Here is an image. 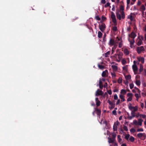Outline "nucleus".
<instances>
[{
    "label": "nucleus",
    "mask_w": 146,
    "mask_h": 146,
    "mask_svg": "<svg viewBox=\"0 0 146 146\" xmlns=\"http://www.w3.org/2000/svg\"><path fill=\"white\" fill-rule=\"evenodd\" d=\"M124 53L126 55H128L129 54V52L128 49L127 48H125L124 50Z\"/></svg>",
    "instance_id": "23"
},
{
    "label": "nucleus",
    "mask_w": 146,
    "mask_h": 146,
    "mask_svg": "<svg viewBox=\"0 0 146 146\" xmlns=\"http://www.w3.org/2000/svg\"><path fill=\"white\" fill-rule=\"evenodd\" d=\"M117 55L118 56V59L119 60H117V61L118 62H119L122 58V56L123 55V53L122 52H119L118 54H117Z\"/></svg>",
    "instance_id": "5"
},
{
    "label": "nucleus",
    "mask_w": 146,
    "mask_h": 146,
    "mask_svg": "<svg viewBox=\"0 0 146 146\" xmlns=\"http://www.w3.org/2000/svg\"><path fill=\"white\" fill-rule=\"evenodd\" d=\"M96 94L100 96L103 95V93L102 91L101 90H100L99 89H98L96 92Z\"/></svg>",
    "instance_id": "9"
},
{
    "label": "nucleus",
    "mask_w": 146,
    "mask_h": 146,
    "mask_svg": "<svg viewBox=\"0 0 146 146\" xmlns=\"http://www.w3.org/2000/svg\"><path fill=\"white\" fill-rule=\"evenodd\" d=\"M130 131L131 132L133 133H134L136 131L135 129L134 128H131L130 129Z\"/></svg>",
    "instance_id": "40"
},
{
    "label": "nucleus",
    "mask_w": 146,
    "mask_h": 146,
    "mask_svg": "<svg viewBox=\"0 0 146 146\" xmlns=\"http://www.w3.org/2000/svg\"><path fill=\"white\" fill-rule=\"evenodd\" d=\"M129 41L130 42V44L131 45H133L135 42L134 39H133L132 40H129Z\"/></svg>",
    "instance_id": "41"
},
{
    "label": "nucleus",
    "mask_w": 146,
    "mask_h": 146,
    "mask_svg": "<svg viewBox=\"0 0 146 146\" xmlns=\"http://www.w3.org/2000/svg\"><path fill=\"white\" fill-rule=\"evenodd\" d=\"M140 116L141 117L143 118H145L146 117V115H145L141 114H140Z\"/></svg>",
    "instance_id": "56"
},
{
    "label": "nucleus",
    "mask_w": 146,
    "mask_h": 146,
    "mask_svg": "<svg viewBox=\"0 0 146 146\" xmlns=\"http://www.w3.org/2000/svg\"><path fill=\"white\" fill-rule=\"evenodd\" d=\"M110 51H108L105 54V57H106L108 56V55H109L110 54Z\"/></svg>",
    "instance_id": "42"
},
{
    "label": "nucleus",
    "mask_w": 146,
    "mask_h": 146,
    "mask_svg": "<svg viewBox=\"0 0 146 146\" xmlns=\"http://www.w3.org/2000/svg\"><path fill=\"white\" fill-rule=\"evenodd\" d=\"M134 88L137 91V92L138 93H140V92H141V91H140V90H139V89L138 88L136 87H135Z\"/></svg>",
    "instance_id": "61"
},
{
    "label": "nucleus",
    "mask_w": 146,
    "mask_h": 146,
    "mask_svg": "<svg viewBox=\"0 0 146 146\" xmlns=\"http://www.w3.org/2000/svg\"><path fill=\"white\" fill-rule=\"evenodd\" d=\"M115 42V40L112 38H111L110 40L109 44L110 46H112L114 45Z\"/></svg>",
    "instance_id": "7"
},
{
    "label": "nucleus",
    "mask_w": 146,
    "mask_h": 146,
    "mask_svg": "<svg viewBox=\"0 0 146 146\" xmlns=\"http://www.w3.org/2000/svg\"><path fill=\"white\" fill-rule=\"evenodd\" d=\"M137 137L139 138H141L143 137V140L145 139L146 138V134L145 133H139L137 134Z\"/></svg>",
    "instance_id": "4"
},
{
    "label": "nucleus",
    "mask_w": 146,
    "mask_h": 146,
    "mask_svg": "<svg viewBox=\"0 0 146 146\" xmlns=\"http://www.w3.org/2000/svg\"><path fill=\"white\" fill-rule=\"evenodd\" d=\"M112 30L113 31L115 32L117 30V28L116 26H114L113 27Z\"/></svg>",
    "instance_id": "43"
},
{
    "label": "nucleus",
    "mask_w": 146,
    "mask_h": 146,
    "mask_svg": "<svg viewBox=\"0 0 146 146\" xmlns=\"http://www.w3.org/2000/svg\"><path fill=\"white\" fill-rule=\"evenodd\" d=\"M137 35L136 34H135L133 31H132L130 35H129V36H130L131 38H133V39H134L135 38L136 36Z\"/></svg>",
    "instance_id": "6"
},
{
    "label": "nucleus",
    "mask_w": 146,
    "mask_h": 146,
    "mask_svg": "<svg viewBox=\"0 0 146 146\" xmlns=\"http://www.w3.org/2000/svg\"><path fill=\"white\" fill-rule=\"evenodd\" d=\"M127 65H126L125 66L123 67V70H125L126 71H127Z\"/></svg>",
    "instance_id": "52"
},
{
    "label": "nucleus",
    "mask_w": 146,
    "mask_h": 146,
    "mask_svg": "<svg viewBox=\"0 0 146 146\" xmlns=\"http://www.w3.org/2000/svg\"><path fill=\"white\" fill-rule=\"evenodd\" d=\"M143 121V120L141 119H138V125L140 126H141L142 124V122Z\"/></svg>",
    "instance_id": "19"
},
{
    "label": "nucleus",
    "mask_w": 146,
    "mask_h": 146,
    "mask_svg": "<svg viewBox=\"0 0 146 146\" xmlns=\"http://www.w3.org/2000/svg\"><path fill=\"white\" fill-rule=\"evenodd\" d=\"M99 85L100 88L101 89H102L103 87V86L102 82L100 80L99 81Z\"/></svg>",
    "instance_id": "16"
},
{
    "label": "nucleus",
    "mask_w": 146,
    "mask_h": 146,
    "mask_svg": "<svg viewBox=\"0 0 146 146\" xmlns=\"http://www.w3.org/2000/svg\"><path fill=\"white\" fill-rule=\"evenodd\" d=\"M108 70H106L105 71H103L102 74V76L103 77H106V73L108 72Z\"/></svg>",
    "instance_id": "14"
},
{
    "label": "nucleus",
    "mask_w": 146,
    "mask_h": 146,
    "mask_svg": "<svg viewBox=\"0 0 146 146\" xmlns=\"http://www.w3.org/2000/svg\"><path fill=\"white\" fill-rule=\"evenodd\" d=\"M121 62L122 64L124 65L126 63V61L125 59H123L122 60Z\"/></svg>",
    "instance_id": "46"
},
{
    "label": "nucleus",
    "mask_w": 146,
    "mask_h": 146,
    "mask_svg": "<svg viewBox=\"0 0 146 146\" xmlns=\"http://www.w3.org/2000/svg\"><path fill=\"white\" fill-rule=\"evenodd\" d=\"M140 10L141 11H144L145 9V8L144 5H142L140 7Z\"/></svg>",
    "instance_id": "21"
},
{
    "label": "nucleus",
    "mask_w": 146,
    "mask_h": 146,
    "mask_svg": "<svg viewBox=\"0 0 146 146\" xmlns=\"http://www.w3.org/2000/svg\"><path fill=\"white\" fill-rule=\"evenodd\" d=\"M145 50L143 46H141L140 47H138L137 48V51L138 54L141 53V52H143Z\"/></svg>",
    "instance_id": "2"
},
{
    "label": "nucleus",
    "mask_w": 146,
    "mask_h": 146,
    "mask_svg": "<svg viewBox=\"0 0 146 146\" xmlns=\"http://www.w3.org/2000/svg\"><path fill=\"white\" fill-rule=\"evenodd\" d=\"M110 105L111 106V107H112V108H114L115 104L113 102H112L111 103V104H110Z\"/></svg>",
    "instance_id": "50"
},
{
    "label": "nucleus",
    "mask_w": 146,
    "mask_h": 146,
    "mask_svg": "<svg viewBox=\"0 0 146 146\" xmlns=\"http://www.w3.org/2000/svg\"><path fill=\"white\" fill-rule=\"evenodd\" d=\"M110 3L109 2L107 3L105 5L104 7L105 8H106L108 7H111L110 6Z\"/></svg>",
    "instance_id": "39"
},
{
    "label": "nucleus",
    "mask_w": 146,
    "mask_h": 146,
    "mask_svg": "<svg viewBox=\"0 0 146 146\" xmlns=\"http://www.w3.org/2000/svg\"><path fill=\"white\" fill-rule=\"evenodd\" d=\"M117 18L119 19V20H121V17L120 14H119V12H118L116 13Z\"/></svg>",
    "instance_id": "15"
},
{
    "label": "nucleus",
    "mask_w": 146,
    "mask_h": 146,
    "mask_svg": "<svg viewBox=\"0 0 146 146\" xmlns=\"http://www.w3.org/2000/svg\"><path fill=\"white\" fill-rule=\"evenodd\" d=\"M133 117H133L132 115L131 116H127V118L129 119H131Z\"/></svg>",
    "instance_id": "62"
},
{
    "label": "nucleus",
    "mask_w": 146,
    "mask_h": 146,
    "mask_svg": "<svg viewBox=\"0 0 146 146\" xmlns=\"http://www.w3.org/2000/svg\"><path fill=\"white\" fill-rule=\"evenodd\" d=\"M114 99L115 100H117L118 99L117 95L115 94L114 96Z\"/></svg>",
    "instance_id": "60"
},
{
    "label": "nucleus",
    "mask_w": 146,
    "mask_h": 146,
    "mask_svg": "<svg viewBox=\"0 0 146 146\" xmlns=\"http://www.w3.org/2000/svg\"><path fill=\"white\" fill-rule=\"evenodd\" d=\"M101 102L100 100L96 102V105L97 106H100Z\"/></svg>",
    "instance_id": "45"
},
{
    "label": "nucleus",
    "mask_w": 146,
    "mask_h": 146,
    "mask_svg": "<svg viewBox=\"0 0 146 146\" xmlns=\"http://www.w3.org/2000/svg\"><path fill=\"white\" fill-rule=\"evenodd\" d=\"M134 139H135L132 136H131V137H130L129 139L130 141L131 142H132L134 141Z\"/></svg>",
    "instance_id": "38"
},
{
    "label": "nucleus",
    "mask_w": 146,
    "mask_h": 146,
    "mask_svg": "<svg viewBox=\"0 0 146 146\" xmlns=\"http://www.w3.org/2000/svg\"><path fill=\"white\" fill-rule=\"evenodd\" d=\"M95 111H96V113L98 115H100L101 113V111L100 110L98 109H97L95 110Z\"/></svg>",
    "instance_id": "12"
},
{
    "label": "nucleus",
    "mask_w": 146,
    "mask_h": 146,
    "mask_svg": "<svg viewBox=\"0 0 146 146\" xmlns=\"http://www.w3.org/2000/svg\"><path fill=\"white\" fill-rule=\"evenodd\" d=\"M131 78V76L130 75H128L125 76V78L127 80L130 79Z\"/></svg>",
    "instance_id": "28"
},
{
    "label": "nucleus",
    "mask_w": 146,
    "mask_h": 146,
    "mask_svg": "<svg viewBox=\"0 0 146 146\" xmlns=\"http://www.w3.org/2000/svg\"><path fill=\"white\" fill-rule=\"evenodd\" d=\"M142 42V41L141 40V39L139 38L137 43V45L138 46L140 45L141 44Z\"/></svg>",
    "instance_id": "29"
},
{
    "label": "nucleus",
    "mask_w": 146,
    "mask_h": 146,
    "mask_svg": "<svg viewBox=\"0 0 146 146\" xmlns=\"http://www.w3.org/2000/svg\"><path fill=\"white\" fill-rule=\"evenodd\" d=\"M117 139L118 142L120 143L121 144V141L122 140L121 139V136L119 135H118L117 136Z\"/></svg>",
    "instance_id": "20"
},
{
    "label": "nucleus",
    "mask_w": 146,
    "mask_h": 146,
    "mask_svg": "<svg viewBox=\"0 0 146 146\" xmlns=\"http://www.w3.org/2000/svg\"><path fill=\"white\" fill-rule=\"evenodd\" d=\"M96 19L98 21H100L101 20L100 18L99 17V16L97 15L95 17Z\"/></svg>",
    "instance_id": "54"
},
{
    "label": "nucleus",
    "mask_w": 146,
    "mask_h": 146,
    "mask_svg": "<svg viewBox=\"0 0 146 146\" xmlns=\"http://www.w3.org/2000/svg\"><path fill=\"white\" fill-rule=\"evenodd\" d=\"M129 87L131 89L133 88L134 87V85L133 84H129Z\"/></svg>",
    "instance_id": "55"
},
{
    "label": "nucleus",
    "mask_w": 146,
    "mask_h": 146,
    "mask_svg": "<svg viewBox=\"0 0 146 146\" xmlns=\"http://www.w3.org/2000/svg\"><path fill=\"white\" fill-rule=\"evenodd\" d=\"M137 59L138 60L141 62L142 64H143L144 62V58L143 57H137Z\"/></svg>",
    "instance_id": "8"
},
{
    "label": "nucleus",
    "mask_w": 146,
    "mask_h": 146,
    "mask_svg": "<svg viewBox=\"0 0 146 146\" xmlns=\"http://www.w3.org/2000/svg\"><path fill=\"white\" fill-rule=\"evenodd\" d=\"M111 18L112 19V22L114 23V25L116 26L117 25V20L115 17V15H111Z\"/></svg>",
    "instance_id": "3"
},
{
    "label": "nucleus",
    "mask_w": 146,
    "mask_h": 146,
    "mask_svg": "<svg viewBox=\"0 0 146 146\" xmlns=\"http://www.w3.org/2000/svg\"><path fill=\"white\" fill-rule=\"evenodd\" d=\"M113 129L114 131H116L117 130V126L115 125V123L114 124Z\"/></svg>",
    "instance_id": "27"
},
{
    "label": "nucleus",
    "mask_w": 146,
    "mask_h": 146,
    "mask_svg": "<svg viewBox=\"0 0 146 146\" xmlns=\"http://www.w3.org/2000/svg\"><path fill=\"white\" fill-rule=\"evenodd\" d=\"M139 96L138 94H135V96L137 98V100L138 101L140 97V93H139Z\"/></svg>",
    "instance_id": "25"
},
{
    "label": "nucleus",
    "mask_w": 146,
    "mask_h": 146,
    "mask_svg": "<svg viewBox=\"0 0 146 146\" xmlns=\"http://www.w3.org/2000/svg\"><path fill=\"white\" fill-rule=\"evenodd\" d=\"M108 142L109 143H113L115 140L114 139L111 137H108Z\"/></svg>",
    "instance_id": "10"
},
{
    "label": "nucleus",
    "mask_w": 146,
    "mask_h": 146,
    "mask_svg": "<svg viewBox=\"0 0 146 146\" xmlns=\"http://www.w3.org/2000/svg\"><path fill=\"white\" fill-rule=\"evenodd\" d=\"M131 114L132 115V116H133V117H135V111H133L132 110L131 111Z\"/></svg>",
    "instance_id": "47"
},
{
    "label": "nucleus",
    "mask_w": 146,
    "mask_h": 146,
    "mask_svg": "<svg viewBox=\"0 0 146 146\" xmlns=\"http://www.w3.org/2000/svg\"><path fill=\"white\" fill-rule=\"evenodd\" d=\"M98 66L99 68L100 69H103L105 68L104 66L102 65H101L99 64H98Z\"/></svg>",
    "instance_id": "37"
},
{
    "label": "nucleus",
    "mask_w": 146,
    "mask_h": 146,
    "mask_svg": "<svg viewBox=\"0 0 146 146\" xmlns=\"http://www.w3.org/2000/svg\"><path fill=\"white\" fill-rule=\"evenodd\" d=\"M99 29L102 32H104L106 28V25L104 23H102L101 25L99 24Z\"/></svg>",
    "instance_id": "1"
},
{
    "label": "nucleus",
    "mask_w": 146,
    "mask_h": 146,
    "mask_svg": "<svg viewBox=\"0 0 146 146\" xmlns=\"http://www.w3.org/2000/svg\"><path fill=\"white\" fill-rule=\"evenodd\" d=\"M143 131V129L142 128H138L137 130V132Z\"/></svg>",
    "instance_id": "51"
},
{
    "label": "nucleus",
    "mask_w": 146,
    "mask_h": 146,
    "mask_svg": "<svg viewBox=\"0 0 146 146\" xmlns=\"http://www.w3.org/2000/svg\"><path fill=\"white\" fill-rule=\"evenodd\" d=\"M102 34L100 31H99L98 33V37L99 38H101L102 37Z\"/></svg>",
    "instance_id": "24"
},
{
    "label": "nucleus",
    "mask_w": 146,
    "mask_h": 146,
    "mask_svg": "<svg viewBox=\"0 0 146 146\" xmlns=\"http://www.w3.org/2000/svg\"><path fill=\"white\" fill-rule=\"evenodd\" d=\"M119 9L120 10L123 11L124 9V5H121L119 7Z\"/></svg>",
    "instance_id": "33"
},
{
    "label": "nucleus",
    "mask_w": 146,
    "mask_h": 146,
    "mask_svg": "<svg viewBox=\"0 0 146 146\" xmlns=\"http://www.w3.org/2000/svg\"><path fill=\"white\" fill-rule=\"evenodd\" d=\"M111 134L112 136V138L115 140V139L116 136V134L115 133L113 132Z\"/></svg>",
    "instance_id": "31"
},
{
    "label": "nucleus",
    "mask_w": 146,
    "mask_h": 146,
    "mask_svg": "<svg viewBox=\"0 0 146 146\" xmlns=\"http://www.w3.org/2000/svg\"><path fill=\"white\" fill-rule=\"evenodd\" d=\"M129 136H130V135L129 134H127L125 135V138L127 140L128 139L129 137Z\"/></svg>",
    "instance_id": "49"
},
{
    "label": "nucleus",
    "mask_w": 146,
    "mask_h": 146,
    "mask_svg": "<svg viewBox=\"0 0 146 146\" xmlns=\"http://www.w3.org/2000/svg\"><path fill=\"white\" fill-rule=\"evenodd\" d=\"M112 113L115 115H117L116 111L115 110H114L112 111Z\"/></svg>",
    "instance_id": "63"
},
{
    "label": "nucleus",
    "mask_w": 146,
    "mask_h": 146,
    "mask_svg": "<svg viewBox=\"0 0 146 146\" xmlns=\"http://www.w3.org/2000/svg\"><path fill=\"white\" fill-rule=\"evenodd\" d=\"M119 96L120 98H121V102H123L125 100V99L124 98V96L123 95H122L121 94H120L119 95Z\"/></svg>",
    "instance_id": "13"
},
{
    "label": "nucleus",
    "mask_w": 146,
    "mask_h": 146,
    "mask_svg": "<svg viewBox=\"0 0 146 146\" xmlns=\"http://www.w3.org/2000/svg\"><path fill=\"white\" fill-rule=\"evenodd\" d=\"M121 41L119 43V45H118V46H119V48H121L122 46H123V43H122V38H121Z\"/></svg>",
    "instance_id": "26"
},
{
    "label": "nucleus",
    "mask_w": 146,
    "mask_h": 146,
    "mask_svg": "<svg viewBox=\"0 0 146 146\" xmlns=\"http://www.w3.org/2000/svg\"><path fill=\"white\" fill-rule=\"evenodd\" d=\"M132 99V97H129V98L127 99V101H131Z\"/></svg>",
    "instance_id": "53"
},
{
    "label": "nucleus",
    "mask_w": 146,
    "mask_h": 146,
    "mask_svg": "<svg viewBox=\"0 0 146 146\" xmlns=\"http://www.w3.org/2000/svg\"><path fill=\"white\" fill-rule=\"evenodd\" d=\"M143 73L144 75L146 76V70L145 69H144Z\"/></svg>",
    "instance_id": "64"
},
{
    "label": "nucleus",
    "mask_w": 146,
    "mask_h": 146,
    "mask_svg": "<svg viewBox=\"0 0 146 146\" xmlns=\"http://www.w3.org/2000/svg\"><path fill=\"white\" fill-rule=\"evenodd\" d=\"M134 108L133 109V111H136L138 110V107L137 106H136L135 107H134Z\"/></svg>",
    "instance_id": "48"
},
{
    "label": "nucleus",
    "mask_w": 146,
    "mask_h": 146,
    "mask_svg": "<svg viewBox=\"0 0 146 146\" xmlns=\"http://www.w3.org/2000/svg\"><path fill=\"white\" fill-rule=\"evenodd\" d=\"M128 19H129L131 21H132L133 20L134 17L131 15L128 16Z\"/></svg>",
    "instance_id": "34"
},
{
    "label": "nucleus",
    "mask_w": 146,
    "mask_h": 146,
    "mask_svg": "<svg viewBox=\"0 0 146 146\" xmlns=\"http://www.w3.org/2000/svg\"><path fill=\"white\" fill-rule=\"evenodd\" d=\"M111 67L113 70L115 71H117L118 68L117 66L114 65H112Z\"/></svg>",
    "instance_id": "22"
},
{
    "label": "nucleus",
    "mask_w": 146,
    "mask_h": 146,
    "mask_svg": "<svg viewBox=\"0 0 146 146\" xmlns=\"http://www.w3.org/2000/svg\"><path fill=\"white\" fill-rule=\"evenodd\" d=\"M123 129L124 130L127 131L128 130V129L127 128V127L126 126H125L123 127Z\"/></svg>",
    "instance_id": "57"
},
{
    "label": "nucleus",
    "mask_w": 146,
    "mask_h": 146,
    "mask_svg": "<svg viewBox=\"0 0 146 146\" xmlns=\"http://www.w3.org/2000/svg\"><path fill=\"white\" fill-rule=\"evenodd\" d=\"M132 68L134 72H135L138 70V68L136 65H133Z\"/></svg>",
    "instance_id": "11"
},
{
    "label": "nucleus",
    "mask_w": 146,
    "mask_h": 146,
    "mask_svg": "<svg viewBox=\"0 0 146 146\" xmlns=\"http://www.w3.org/2000/svg\"><path fill=\"white\" fill-rule=\"evenodd\" d=\"M135 83L137 86H140L141 84V81L140 80H136L135 81Z\"/></svg>",
    "instance_id": "32"
},
{
    "label": "nucleus",
    "mask_w": 146,
    "mask_h": 146,
    "mask_svg": "<svg viewBox=\"0 0 146 146\" xmlns=\"http://www.w3.org/2000/svg\"><path fill=\"white\" fill-rule=\"evenodd\" d=\"M122 79L121 78L119 77L118 80L117 82L119 84H121L122 83Z\"/></svg>",
    "instance_id": "35"
},
{
    "label": "nucleus",
    "mask_w": 146,
    "mask_h": 146,
    "mask_svg": "<svg viewBox=\"0 0 146 146\" xmlns=\"http://www.w3.org/2000/svg\"><path fill=\"white\" fill-rule=\"evenodd\" d=\"M121 14L122 15V18L123 19H124L125 18V12L124 11H122L121 12Z\"/></svg>",
    "instance_id": "36"
},
{
    "label": "nucleus",
    "mask_w": 146,
    "mask_h": 146,
    "mask_svg": "<svg viewBox=\"0 0 146 146\" xmlns=\"http://www.w3.org/2000/svg\"><path fill=\"white\" fill-rule=\"evenodd\" d=\"M106 34L105 33L103 38V42L104 43L106 41Z\"/></svg>",
    "instance_id": "30"
},
{
    "label": "nucleus",
    "mask_w": 146,
    "mask_h": 146,
    "mask_svg": "<svg viewBox=\"0 0 146 146\" xmlns=\"http://www.w3.org/2000/svg\"><path fill=\"white\" fill-rule=\"evenodd\" d=\"M133 94H132L131 93H128L127 94V96L128 97H132V96H133Z\"/></svg>",
    "instance_id": "59"
},
{
    "label": "nucleus",
    "mask_w": 146,
    "mask_h": 146,
    "mask_svg": "<svg viewBox=\"0 0 146 146\" xmlns=\"http://www.w3.org/2000/svg\"><path fill=\"white\" fill-rule=\"evenodd\" d=\"M126 92H127L125 90L123 89L121 90L120 93L121 94L125 95L126 94Z\"/></svg>",
    "instance_id": "17"
},
{
    "label": "nucleus",
    "mask_w": 146,
    "mask_h": 146,
    "mask_svg": "<svg viewBox=\"0 0 146 146\" xmlns=\"http://www.w3.org/2000/svg\"><path fill=\"white\" fill-rule=\"evenodd\" d=\"M140 68L139 69V71L140 73H138L139 74L140 73H141L143 70V65L142 64H140Z\"/></svg>",
    "instance_id": "18"
},
{
    "label": "nucleus",
    "mask_w": 146,
    "mask_h": 146,
    "mask_svg": "<svg viewBox=\"0 0 146 146\" xmlns=\"http://www.w3.org/2000/svg\"><path fill=\"white\" fill-rule=\"evenodd\" d=\"M130 105H131V103H130ZM128 108L130 110H132V111L133 109L134 108V107L132 106H129Z\"/></svg>",
    "instance_id": "44"
},
{
    "label": "nucleus",
    "mask_w": 146,
    "mask_h": 146,
    "mask_svg": "<svg viewBox=\"0 0 146 146\" xmlns=\"http://www.w3.org/2000/svg\"><path fill=\"white\" fill-rule=\"evenodd\" d=\"M133 123L135 125H138V122L136 120H133Z\"/></svg>",
    "instance_id": "58"
}]
</instances>
